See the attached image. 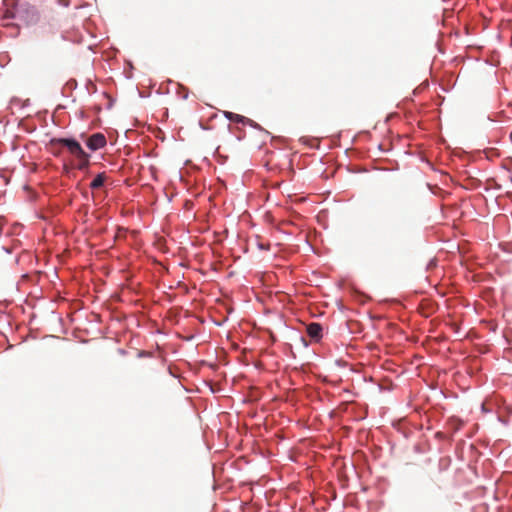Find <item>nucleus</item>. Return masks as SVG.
Wrapping results in <instances>:
<instances>
[{
  "instance_id": "obj_5",
  "label": "nucleus",
  "mask_w": 512,
  "mask_h": 512,
  "mask_svg": "<svg viewBox=\"0 0 512 512\" xmlns=\"http://www.w3.org/2000/svg\"><path fill=\"white\" fill-rule=\"evenodd\" d=\"M106 180V175L105 173H100L98 174L93 180L92 182L90 183V188L91 189H98L100 187L103 186L104 182Z\"/></svg>"
},
{
  "instance_id": "obj_3",
  "label": "nucleus",
  "mask_w": 512,
  "mask_h": 512,
  "mask_svg": "<svg viewBox=\"0 0 512 512\" xmlns=\"http://www.w3.org/2000/svg\"><path fill=\"white\" fill-rule=\"evenodd\" d=\"M307 334L312 339H320L322 337V326L319 323H310L306 328Z\"/></svg>"
},
{
  "instance_id": "obj_1",
  "label": "nucleus",
  "mask_w": 512,
  "mask_h": 512,
  "mask_svg": "<svg viewBox=\"0 0 512 512\" xmlns=\"http://www.w3.org/2000/svg\"><path fill=\"white\" fill-rule=\"evenodd\" d=\"M50 143L52 146L59 145V146L66 147L68 149V151L73 156H75L77 159H79L82 162V164L80 166L81 168L85 165H88L89 155L82 149L80 143L77 142L76 140L67 139V138H58V139H52Z\"/></svg>"
},
{
  "instance_id": "obj_2",
  "label": "nucleus",
  "mask_w": 512,
  "mask_h": 512,
  "mask_svg": "<svg viewBox=\"0 0 512 512\" xmlns=\"http://www.w3.org/2000/svg\"><path fill=\"white\" fill-rule=\"evenodd\" d=\"M106 145V138L102 133H95L91 135L87 140V146L89 149L96 151L103 148Z\"/></svg>"
},
{
  "instance_id": "obj_4",
  "label": "nucleus",
  "mask_w": 512,
  "mask_h": 512,
  "mask_svg": "<svg viewBox=\"0 0 512 512\" xmlns=\"http://www.w3.org/2000/svg\"><path fill=\"white\" fill-rule=\"evenodd\" d=\"M224 115L225 117L232 121V122H235V123H242V124H245L247 122H251L250 119L242 116V115H239V114H236V113H233V112H229V111H225L224 112Z\"/></svg>"
}]
</instances>
